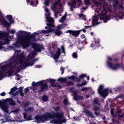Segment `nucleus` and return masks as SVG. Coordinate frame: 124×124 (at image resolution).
Masks as SVG:
<instances>
[{
	"label": "nucleus",
	"instance_id": "f257e3e1",
	"mask_svg": "<svg viewBox=\"0 0 124 124\" xmlns=\"http://www.w3.org/2000/svg\"><path fill=\"white\" fill-rule=\"evenodd\" d=\"M57 118V119H52L50 120V123L51 124H63L66 123L67 119L65 118L64 112H46L43 115H36L34 118L36 120L35 122L37 123H44L47 121L49 119Z\"/></svg>",
	"mask_w": 124,
	"mask_h": 124
},
{
	"label": "nucleus",
	"instance_id": "f03ea898",
	"mask_svg": "<svg viewBox=\"0 0 124 124\" xmlns=\"http://www.w3.org/2000/svg\"><path fill=\"white\" fill-rule=\"evenodd\" d=\"M36 33L33 32L31 34L27 33L26 36L21 37L16 42V44H14V47H20L22 46L23 48H27L31 44V39L36 40L35 38Z\"/></svg>",
	"mask_w": 124,
	"mask_h": 124
},
{
	"label": "nucleus",
	"instance_id": "7ed1b4c3",
	"mask_svg": "<svg viewBox=\"0 0 124 124\" xmlns=\"http://www.w3.org/2000/svg\"><path fill=\"white\" fill-rule=\"evenodd\" d=\"M9 63L6 65H3V66L0 67V69L6 70L9 68V66L11 68L16 69V75L20 73L21 70H25V62L23 65H20L19 67H17L18 64H20V63H19V59L17 58V56H12L9 60Z\"/></svg>",
	"mask_w": 124,
	"mask_h": 124
},
{
	"label": "nucleus",
	"instance_id": "20e7f679",
	"mask_svg": "<svg viewBox=\"0 0 124 124\" xmlns=\"http://www.w3.org/2000/svg\"><path fill=\"white\" fill-rule=\"evenodd\" d=\"M46 20L48 23L46 24L47 26H46L45 29H47V30H44L43 31H35V36L37 34H39L40 33H42L44 32V33H48L49 32H51L52 31H54L55 30L52 29V28L55 27L54 25V20L53 18L52 17H46Z\"/></svg>",
	"mask_w": 124,
	"mask_h": 124
},
{
	"label": "nucleus",
	"instance_id": "39448f33",
	"mask_svg": "<svg viewBox=\"0 0 124 124\" xmlns=\"http://www.w3.org/2000/svg\"><path fill=\"white\" fill-rule=\"evenodd\" d=\"M8 103L9 106H16V103L15 101L13 100V98H8L3 101H0V108L6 113H8L9 112V106H8Z\"/></svg>",
	"mask_w": 124,
	"mask_h": 124
},
{
	"label": "nucleus",
	"instance_id": "423d86ee",
	"mask_svg": "<svg viewBox=\"0 0 124 124\" xmlns=\"http://www.w3.org/2000/svg\"><path fill=\"white\" fill-rule=\"evenodd\" d=\"M32 86L33 87H37L38 86H40V89L38 90V93H41L42 92L46 91L48 89V86L47 83H44V81L42 80L40 81H38V82L35 83L34 81L32 82Z\"/></svg>",
	"mask_w": 124,
	"mask_h": 124
},
{
	"label": "nucleus",
	"instance_id": "0eeeda50",
	"mask_svg": "<svg viewBox=\"0 0 124 124\" xmlns=\"http://www.w3.org/2000/svg\"><path fill=\"white\" fill-rule=\"evenodd\" d=\"M108 60L107 62V64L108 68L113 70V71H117V70H119V69H121V68H122V65L121 63H116L113 65V63L110 62V61H112V58L109 57V56H108Z\"/></svg>",
	"mask_w": 124,
	"mask_h": 124
},
{
	"label": "nucleus",
	"instance_id": "6e6552de",
	"mask_svg": "<svg viewBox=\"0 0 124 124\" xmlns=\"http://www.w3.org/2000/svg\"><path fill=\"white\" fill-rule=\"evenodd\" d=\"M8 36V32L4 31H0V39L1 40H4V43H2V45H4V44H8V43H9L10 39Z\"/></svg>",
	"mask_w": 124,
	"mask_h": 124
},
{
	"label": "nucleus",
	"instance_id": "1a4fd4ad",
	"mask_svg": "<svg viewBox=\"0 0 124 124\" xmlns=\"http://www.w3.org/2000/svg\"><path fill=\"white\" fill-rule=\"evenodd\" d=\"M91 27H92V26H85V28H83L82 30H78L77 31L67 30L66 32H69L70 34H72V35H74V36H78L82 31L83 32H86V29H88L89 28H91Z\"/></svg>",
	"mask_w": 124,
	"mask_h": 124
},
{
	"label": "nucleus",
	"instance_id": "9d476101",
	"mask_svg": "<svg viewBox=\"0 0 124 124\" xmlns=\"http://www.w3.org/2000/svg\"><path fill=\"white\" fill-rule=\"evenodd\" d=\"M98 92L101 97L105 98L108 95V89H104L103 85H100L98 88Z\"/></svg>",
	"mask_w": 124,
	"mask_h": 124
},
{
	"label": "nucleus",
	"instance_id": "9b49d317",
	"mask_svg": "<svg viewBox=\"0 0 124 124\" xmlns=\"http://www.w3.org/2000/svg\"><path fill=\"white\" fill-rule=\"evenodd\" d=\"M32 45V47L33 49H34V50L36 52H41L42 50L44 49L43 46H42V45H39V44H32L31 43V44Z\"/></svg>",
	"mask_w": 124,
	"mask_h": 124
},
{
	"label": "nucleus",
	"instance_id": "f8f14e48",
	"mask_svg": "<svg viewBox=\"0 0 124 124\" xmlns=\"http://www.w3.org/2000/svg\"><path fill=\"white\" fill-rule=\"evenodd\" d=\"M73 96L75 101H78V100H83L84 99L83 96H78V92L77 90L73 92Z\"/></svg>",
	"mask_w": 124,
	"mask_h": 124
},
{
	"label": "nucleus",
	"instance_id": "ddd939ff",
	"mask_svg": "<svg viewBox=\"0 0 124 124\" xmlns=\"http://www.w3.org/2000/svg\"><path fill=\"white\" fill-rule=\"evenodd\" d=\"M38 58H35V59H33L29 63H27V62H24V68L26 69L27 67H32L34 65V64L36 62V61H38Z\"/></svg>",
	"mask_w": 124,
	"mask_h": 124
},
{
	"label": "nucleus",
	"instance_id": "4468645a",
	"mask_svg": "<svg viewBox=\"0 0 124 124\" xmlns=\"http://www.w3.org/2000/svg\"><path fill=\"white\" fill-rule=\"evenodd\" d=\"M84 113H85L86 115H87L88 117H91V118H94V115L93 114V112L87 109V108H85L83 109Z\"/></svg>",
	"mask_w": 124,
	"mask_h": 124
},
{
	"label": "nucleus",
	"instance_id": "2eb2a0df",
	"mask_svg": "<svg viewBox=\"0 0 124 124\" xmlns=\"http://www.w3.org/2000/svg\"><path fill=\"white\" fill-rule=\"evenodd\" d=\"M25 60V57L24 54H23V53H21L19 56V63L21 64V65H24Z\"/></svg>",
	"mask_w": 124,
	"mask_h": 124
},
{
	"label": "nucleus",
	"instance_id": "dca6fc26",
	"mask_svg": "<svg viewBox=\"0 0 124 124\" xmlns=\"http://www.w3.org/2000/svg\"><path fill=\"white\" fill-rule=\"evenodd\" d=\"M61 55V48H58L56 53L53 55V58L55 60H58Z\"/></svg>",
	"mask_w": 124,
	"mask_h": 124
},
{
	"label": "nucleus",
	"instance_id": "f3484780",
	"mask_svg": "<svg viewBox=\"0 0 124 124\" xmlns=\"http://www.w3.org/2000/svg\"><path fill=\"white\" fill-rule=\"evenodd\" d=\"M49 83H50L51 86L52 87H59L60 88H62V87L60 85H56L55 84V79H53L52 78L49 79Z\"/></svg>",
	"mask_w": 124,
	"mask_h": 124
},
{
	"label": "nucleus",
	"instance_id": "a211bd4d",
	"mask_svg": "<svg viewBox=\"0 0 124 124\" xmlns=\"http://www.w3.org/2000/svg\"><path fill=\"white\" fill-rule=\"evenodd\" d=\"M54 31L55 35H57L58 36H59L62 33V31H61V30H60L58 27H57V28L56 30H54Z\"/></svg>",
	"mask_w": 124,
	"mask_h": 124
},
{
	"label": "nucleus",
	"instance_id": "6ab92c4d",
	"mask_svg": "<svg viewBox=\"0 0 124 124\" xmlns=\"http://www.w3.org/2000/svg\"><path fill=\"white\" fill-rule=\"evenodd\" d=\"M33 58H34L33 54H31V53H29L25 62H26V64L29 63L30 61H31V60H32V59H33Z\"/></svg>",
	"mask_w": 124,
	"mask_h": 124
},
{
	"label": "nucleus",
	"instance_id": "aec40b11",
	"mask_svg": "<svg viewBox=\"0 0 124 124\" xmlns=\"http://www.w3.org/2000/svg\"><path fill=\"white\" fill-rule=\"evenodd\" d=\"M94 42L95 46H96V47H99V46H100L99 38H94Z\"/></svg>",
	"mask_w": 124,
	"mask_h": 124
},
{
	"label": "nucleus",
	"instance_id": "412c9836",
	"mask_svg": "<svg viewBox=\"0 0 124 124\" xmlns=\"http://www.w3.org/2000/svg\"><path fill=\"white\" fill-rule=\"evenodd\" d=\"M6 18L8 21L10 22L11 23H14L15 21L13 19V16L12 15H8L6 16Z\"/></svg>",
	"mask_w": 124,
	"mask_h": 124
},
{
	"label": "nucleus",
	"instance_id": "4be33fe9",
	"mask_svg": "<svg viewBox=\"0 0 124 124\" xmlns=\"http://www.w3.org/2000/svg\"><path fill=\"white\" fill-rule=\"evenodd\" d=\"M101 19L103 20L104 23H106L108 20H110V18L108 15L103 16V17H101Z\"/></svg>",
	"mask_w": 124,
	"mask_h": 124
},
{
	"label": "nucleus",
	"instance_id": "5701e85b",
	"mask_svg": "<svg viewBox=\"0 0 124 124\" xmlns=\"http://www.w3.org/2000/svg\"><path fill=\"white\" fill-rule=\"evenodd\" d=\"M69 5L73 6V8H76V5L77 4V1L76 0H72L71 2H68Z\"/></svg>",
	"mask_w": 124,
	"mask_h": 124
},
{
	"label": "nucleus",
	"instance_id": "b1692460",
	"mask_svg": "<svg viewBox=\"0 0 124 124\" xmlns=\"http://www.w3.org/2000/svg\"><path fill=\"white\" fill-rule=\"evenodd\" d=\"M87 83V80H84V81H83V82H81V84L78 83V84H77V87H83V86L86 85Z\"/></svg>",
	"mask_w": 124,
	"mask_h": 124
},
{
	"label": "nucleus",
	"instance_id": "393cba45",
	"mask_svg": "<svg viewBox=\"0 0 124 124\" xmlns=\"http://www.w3.org/2000/svg\"><path fill=\"white\" fill-rule=\"evenodd\" d=\"M67 79V78H59L58 79V81L59 82H62L65 83L66 82Z\"/></svg>",
	"mask_w": 124,
	"mask_h": 124
},
{
	"label": "nucleus",
	"instance_id": "a878e982",
	"mask_svg": "<svg viewBox=\"0 0 124 124\" xmlns=\"http://www.w3.org/2000/svg\"><path fill=\"white\" fill-rule=\"evenodd\" d=\"M58 4H59L60 6H62V4L61 3V0H57V1H55L53 4L54 7L55 8L57 5H58Z\"/></svg>",
	"mask_w": 124,
	"mask_h": 124
},
{
	"label": "nucleus",
	"instance_id": "bb28decb",
	"mask_svg": "<svg viewBox=\"0 0 124 124\" xmlns=\"http://www.w3.org/2000/svg\"><path fill=\"white\" fill-rule=\"evenodd\" d=\"M67 12H65V15L61 17V19L59 20V21L61 23H63L65 20L66 19Z\"/></svg>",
	"mask_w": 124,
	"mask_h": 124
},
{
	"label": "nucleus",
	"instance_id": "cd10ccee",
	"mask_svg": "<svg viewBox=\"0 0 124 124\" xmlns=\"http://www.w3.org/2000/svg\"><path fill=\"white\" fill-rule=\"evenodd\" d=\"M42 100L43 102H47L49 101V97L46 95H43L42 96Z\"/></svg>",
	"mask_w": 124,
	"mask_h": 124
},
{
	"label": "nucleus",
	"instance_id": "c85d7f7f",
	"mask_svg": "<svg viewBox=\"0 0 124 124\" xmlns=\"http://www.w3.org/2000/svg\"><path fill=\"white\" fill-rule=\"evenodd\" d=\"M13 68H12L11 69H9V70H8L7 72V75L9 77H12L13 76Z\"/></svg>",
	"mask_w": 124,
	"mask_h": 124
},
{
	"label": "nucleus",
	"instance_id": "c756f323",
	"mask_svg": "<svg viewBox=\"0 0 124 124\" xmlns=\"http://www.w3.org/2000/svg\"><path fill=\"white\" fill-rule=\"evenodd\" d=\"M100 22H97V19H93V20H92V26L98 25V24H100Z\"/></svg>",
	"mask_w": 124,
	"mask_h": 124
},
{
	"label": "nucleus",
	"instance_id": "7c9ffc66",
	"mask_svg": "<svg viewBox=\"0 0 124 124\" xmlns=\"http://www.w3.org/2000/svg\"><path fill=\"white\" fill-rule=\"evenodd\" d=\"M17 90V87L16 86H15L13 88H11L10 92H9V94H14V92Z\"/></svg>",
	"mask_w": 124,
	"mask_h": 124
},
{
	"label": "nucleus",
	"instance_id": "2f4dec72",
	"mask_svg": "<svg viewBox=\"0 0 124 124\" xmlns=\"http://www.w3.org/2000/svg\"><path fill=\"white\" fill-rule=\"evenodd\" d=\"M87 77V75L85 74H82L80 76H78V78H79V81H81V79H84L85 78Z\"/></svg>",
	"mask_w": 124,
	"mask_h": 124
},
{
	"label": "nucleus",
	"instance_id": "473e14b6",
	"mask_svg": "<svg viewBox=\"0 0 124 124\" xmlns=\"http://www.w3.org/2000/svg\"><path fill=\"white\" fill-rule=\"evenodd\" d=\"M3 23L6 27H10L11 24L10 23H8V21L7 20H3Z\"/></svg>",
	"mask_w": 124,
	"mask_h": 124
},
{
	"label": "nucleus",
	"instance_id": "72a5a7b5",
	"mask_svg": "<svg viewBox=\"0 0 124 124\" xmlns=\"http://www.w3.org/2000/svg\"><path fill=\"white\" fill-rule=\"evenodd\" d=\"M66 85L67 86H72L74 85L73 81H66Z\"/></svg>",
	"mask_w": 124,
	"mask_h": 124
},
{
	"label": "nucleus",
	"instance_id": "f704fd0d",
	"mask_svg": "<svg viewBox=\"0 0 124 124\" xmlns=\"http://www.w3.org/2000/svg\"><path fill=\"white\" fill-rule=\"evenodd\" d=\"M63 103L65 106H67V105L69 104V101L67 98H65V99H64L63 101Z\"/></svg>",
	"mask_w": 124,
	"mask_h": 124
},
{
	"label": "nucleus",
	"instance_id": "c9c22d12",
	"mask_svg": "<svg viewBox=\"0 0 124 124\" xmlns=\"http://www.w3.org/2000/svg\"><path fill=\"white\" fill-rule=\"evenodd\" d=\"M26 111H30L31 112H33L34 108H31L30 107H28L27 108V109H26Z\"/></svg>",
	"mask_w": 124,
	"mask_h": 124
},
{
	"label": "nucleus",
	"instance_id": "e433bc0d",
	"mask_svg": "<svg viewBox=\"0 0 124 124\" xmlns=\"http://www.w3.org/2000/svg\"><path fill=\"white\" fill-rule=\"evenodd\" d=\"M110 113H111L112 116H113V117H116V116L114 113V108L111 109Z\"/></svg>",
	"mask_w": 124,
	"mask_h": 124
},
{
	"label": "nucleus",
	"instance_id": "4c0bfd02",
	"mask_svg": "<svg viewBox=\"0 0 124 124\" xmlns=\"http://www.w3.org/2000/svg\"><path fill=\"white\" fill-rule=\"evenodd\" d=\"M73 58H74V59H76V58H78V55L77 53V52H73V53L72 55Z\"/></svg>",
	"mask_w": 124,
	"mask_h": 124
},
{
	"label": "nucleus",
	"instance_id": "58836bf2",
	"mask_svg": "<svg viewBox=\"0 0 124 124\" xmlns=\"http://www.w3.org/2000/svg\"><path fill=\"white\" fill-rule=\"evenodd\" d=\"M4 73L2 71L0 70V78L2 79L3 78Z\"/></svg>",
	"mask_w": 124,
	"mask_h": 124
},
{
	"label": "nucleus",
	"instance_id": "ea45409f",
	"mask_svg": "<svg viewBox=\"0 0 124 124\" xmlns=\"http://www.w3.org/2000/svg\"><path fill=\"white\" fill-rule=\"evenodd\" d=\"M84 4H86V5L91 4L90 0H84Z\"/></svg>",
	"mask_w": 124,
	"mask_h": 124
},
{
	"label": "nucleus",
	"instance_id": "a19ab883",
	"mask_svg": "<svg viewBox=\"0 0 124 124\" xmlns=\"http://www.w3.org/2000/svg\"><path fill=\"white\" fill-rule=\"evenodd\" d=\"M45 4L46 6H48L49 5V0H46L45 1Z\"/></svg>",
	"mask_w": 124,
	"mask_h": 124
},
{
	"label": "nucleus",
	"instance_id": "79ce46f5",
	"mask_svg": "<svg viewBox=\"0 0 124 124\" xmlns=\"http://www.w3.org/2000/svg\"><path fill=\"white\" fill-rule=\"evenodd\" d=\"M20 110V108H16V109H14V110H13V112H14L15 113H17V112H19Z\"/></svg>",
	"mask_w": 124,
	"mask_h": 124
},
{
	"label": "nucleus",
	"instance_id": "37998d69",
	"mask_svg": "<svg viewBox=\"0 0 124 124\" xmlns=\"http://www.w3.org/2000/svg\"><path fill=\"white\" fill-rule=\"evenodd\" d=\"M118 17L120 19H123L124 18V12H122V15H118Z\"/></svg>",
	"mask_w": 124,
	"mask_h": 124
},
{
	"label": "nucleus",
	"instance_id": "c03bdc74",
	"mask_svg": "<svg viewBox=\"0 0 124 124\" xmlns=\"http://www.w3.org/2000/svg\"><path fill=\"white\" fill-rule=\"evenodd\" d=\"M93 103L95 105H99V102L98 100L97 99H94V100H93Z\"/></svg>",
	"mask_w": 124,
	"mask_h": 124
},
{
	"label": "nucleus",
	"instance_id": "a18cd8bd",
	"mask_svg": "<svg viewBox=\"0 0 124 124\" xmlns=\"http://www.w3.org/2000/svg\"><path fill=\"white\" fill-rule=\"evenodd\" d=\"M54 109L56 111H59V110H60V107H55V108H54Z\"/></svg>",
	"mask_w": 124,
	"mask_h": 124
},
{
	"label": "nucleus",
	"instance_id": "49530a36",
	"mask_svg": "<svg viewBox=\"0 0 124 124\" xmlns=\"http://www.w3.org/2000/svg\"><path fill=\"white\" fill-rule=\"evenodd\" d=\"M69 79H73V80H75L76 78V77L75 76H71L68 78Z\"/></svg>",
	"mask_w": 124,
	"mask_h": 124
},
{
	"label": "nucleus",
	"instance_id": "de8ad7c7",
	"mask_svg": "<svg viewBox=\"0 0 124 124\" xmlns=\"http://www.w3.org/2000/svg\"><path fill=\"white\" fill-rule=\"evenodd\" d=\"M62 53H64V55H65V47L63 46H62Z\"/></svg>",
	"mask_w": 124,
	"mask_h": 124
},
{
	"label": "nucleus",
	"instance_id": "09e8293b",
	"mask_svg": "<svg viewBox=\"0 0 124 124\" xmlns=\"http://www.w3.org/2000/svg\"><path fill=\"white\" fill-rule=\"evenodd\" d=\"M86 90H89V88L88 87H82L81 91L83 92L86 91Z\"/></svg>",
	"mask_w": 124,
	"mask_h": 124
},
{
	"label": "nucleus",
	"instance_id": "8fccbe9b",
	"mask_svg": "<svg viewBox=\"0 0 124 124\" xmlns=\"http://www.w3.org/2000/svg\"><path fill=\"white\" fill-rule=\"evenodd\" d=\"M23 115H24V118L25 119H26V120H27V115H28V114H27V113H26V112H24V113H23Z\"/></svg>",
	"mask_w": 124,
	"mask_h": 124
},
{
	"label": "nucleus",
	"instance_id": "3c124183",
	"mask_svg": "<svg viewBox=\"0 0 124 124\" xmlns=\"http://www.w3.org/2000/svg\"><path fill=\"white\" fill-rule=\"evenodd\" d=\"M93 110L94 112H95L96 110H99V108H98V107H94L93 108Z\"/></svg>",
	"mask_w": 124,
	"mask_h": 124
},
{
	"label": "nucleus",
	"instance_id": "603ef678",
	"mask_svg": "<svg viewBox=\"0 0 124 124\" xmlns=\"http://www.w3.org/2000/svg\"><path fill=\"white\" fill-rule=\"evenodd\" d=\"M60 71L62 72V75H63V74L64 73V69L63 68H62V67H61V68L60 69Z\"/></svg>",
	"mask_w": 124,
	"mask_h": 124
},
{
	"label": "nucleus",
	"instance_id": "864d4df0",
	"mask_svg": "<svg viewBox=\"0 0 124 124\" xmlns=\"http://www.w3.org/2000/svg\"><path fill=\"white\" fill-rule=\"evenodd\" d=\"M121 90V87H116V88H114L115 91H120Z\"/></svg>",
	"mask_w": 124,
	"mask_h": 124
},
{
	"label": "nucleus",
	"instance_id": "5fc2aeb1",
	"mask_svg": "<svg viewBox=\"0 0 124 124\" xmlns=\"http://www.w3.org/2000/svg\"><path fill=\"white\" fill-rule=\"evenodd\" d=\"M60 13L59 11H56L55 12L54 16L56 17V18H58V13Z\"/></svg>",
	"mask_w": 124,
	"mask_h": 124
},
{
	"label": "nucleus",
	"instance_id": "6e6d98bb",
	"mask_svg": "<svg viewBox=\"0 0 124 124\" xmlns=\"http://www.w3.org/2000/svg\"><path fill=\"white\" fill-rule=\"evenodd\" d=\"M32 116L31 115H30L29 116H28V117L27 119V120L28 121H30V120H32Z\"/></svg>",
	"mask_w": 124,
	"mask_h": 124
},
{
	"label": "nucleus",
	"instance_id": "4d7b16f0",
	"mask_svg": "<svg viewBox=\"0 0 124 124\" xmlns=\"http://www.w3.org/2000/svg\"><path fill=\"white\" fill-rule=\"evenodd\" d=\"M30 105V102H28V103H25V104H24V107H28V106H29Z\"/></svg>",
	"mask_w": 124,
	"mask_h": 124
},
{
	"label": "nucleus",
	"instance_id": "13d9d810",
	"mask_svg": "<svg viewBox=\"0 0 124 124\" xmlns=\"http://www.w3.org/2000/svg\"><path fill=\"white\" fill-rule=\"evenodd\" d=\"M75 79H76L78 82H80V78H78V77H75Z\"/></svg>",
	"mask_w": 124,
	"mask_h": 124
},
{
	"label": "nucleus",
	"instance_id": "bf43d9fd",
	"mask_svg": "<svg viewBox=\"0 0 124 124\" xmlns=\"http://www.w3.org/2000/svg\"><path fill=\"white\" fill-rule=\"evenodd\" d=\"M45 11H46V13H49V10L48 8H47V7H46L45 8Z\"/></svg>",
	"mask_w": 124,
	"mask_h": 124
},
{
	"label": "nucleus",
	"instance_id": "052dcab7",
	"mask_svg": "<svg viewBox=\"0 0 124 124\" xmlns=\"http://www.w3.org/2000/svg\"><path fill=\"white\" fill-rule=\"evenodd\" d=\"M6 95V93L5 92H2V93H0V95L4 97V96H5Z\"/></svg>",
	"mask_w": 124,
	"mask_h": 124
},
{
	"label": "nucleus",
	"instance_id": "680f3d73",
	"mask_svg": "<svg viewBox=\"0 0 124 124\" xmlns=\"http://www.w3.org/2000/svg\"><path fill=\"white\" fill-rule=\"evenodd\" d=\"M82 19L84 20V21H86V20H87V18L86 17V16L84 15V14H83Z\"/></svg>",
	"mask_w": 124,
	"mask_h": 124
},
{
	"label": "nucleus",
	"instance_id": "e2e57ef3",
	"mask_svg": "<svg viewBox=\"0 0 124 124\" xmlns=\"http://www.w3.org/2000/svg\"><path fill=\"white\" fill-rule=\"evenodd\" d=\"M118 117L120 119L122 118L123 117H124V114H120L118 115Z\"/></svg>",
	"mask_w": 124,
	"mask_h": 124
},
{
	"label": "nucleus",
	"instance_id": "0e129e2a",
	"mask_svg": "<svg viewBox=\"0 0 124 124\" xmlns=\"http://www.w3.org/2000/svg\"><path fill=\"white\" fill-rule=\"evenodd\" d=\"M10 32H11V33H15L16 31L15 30H11V31H10Z\"/></svg>",
	"mask_w": 124,
	"mask_h": 124
},
{
	"label": "nucleus",
	"instance_id": "69168bd1",
	"mask_svg": "<svg viewBox=\"0 0 124 124\" xmlns=\"http://www.w3.org/2000/svg\"><path fill=\"white\" fill-rule=\"evenodd\" d=\"M18 91H16V92H15V93H14L13 96H17V95H18Z\"/></svg>",
	"mask_w": 124,
	"mask_h": 124
},
{
	"label": "nucleus",
	"instance_id": "338daca9",
	"mask_svg": "<svg viewBox=\"0 0 124 124\" xmlns=\"http://www.w3.org/2000/svg\"><path fill=\"white\" fill-rule=\"evenodd\" d=\"M81 38H85V35L84 33H82V34H81Z\"/></svg>",
	"mask_w": 124,
	"mask_h": 124
},
{
	"label": "nucleus",
	"instance_id": "774afa93",
	"mask_svg": "<svg viewBox=\"0 0 124 124\" xmlns=\"http://www.w3.org/2000/svg\"><path fill=\"white\" fill-rule=\"evenodd\" d=\"M114 121L115 122H116V124H120L119 121L117 120L116 119H115Z\"/></svg>",
	"mask_w": 124,
	"mask_h": 124
}]
</instances>
